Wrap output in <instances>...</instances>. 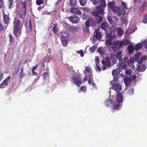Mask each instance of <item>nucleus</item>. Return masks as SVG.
Segmentation results:
<instances>
[{
	"instance_id": "4c0bfd02",
	"label": "nucleus",
	"mask_w": 147,
	"mask_h": 147,
	"mask_svg": "<svg viewBox=\"0 0 147 147\" xmlns=\"http://www.w3.org/2000/svg\"><path fill=\"white\" fill-rule=\"evenodd\" d=\"M146 5L147 4L146 2H144L140 8V10L142 11H143L146 8Z\"/></svg>"
},
{
	"instance_id": "9b49d317",
	"label": "nucleus",
	"mask_w": 147,
	"mask_h": 147,
	"mask_svg": "<svg viewBox=\"0 0 147 147\" xmlns=\"http://www.w3.org/2000/svg\"><path fill=\"white\" fill-rule=\"evenodd\" d=\"M75 84L78 86H79L82 83L80 76L79 75L76 76L74 78Z\"/></svg>"
},
{
	"instance_id": "aec40b11",
	"label": "nucleus",
	"mask_w": 147,
	"mask_h": 147,
	"mask_svg": "<svg viewBox=\"0 0 147 147\" xmlns=\"http://www.w3.org/2000/svg\"><path fill=\"white\" fill-rule=\"evenodd\" d=\"M104 6L101 5H98L96 7V9L99 13H102L104 11Z\"/></svg>"
},
{
	"instance_id": "bf43d9fd",
	"label": "nucleus",
	"mask_w": 147,
	"mask_h": 147,
	"mask_svg": "<svg viewBox=\"0 0 147 147\" xmlns=\"http://www.w3.org/2000/svg\"><path fill=\"white\" fill-rule=\"evenodd\" d=\"M86 87L84 86H82L80 89V90L82 92L84 91L85 93L86 92Z\"/></svg>"
},
{
	"instance_id": "393cba45",
	"label": "nucleus",
	"mask_w": 147,
	"mask_h": 147,
	"mask_svg": "<svg viewBox=\"0 0 147 147\" xmlns=\"http://www.w3.org/2000/svg\"><path fill=\"white\" fill-rule=\"evenodd\" d=\"M117 59L119 62L122 61V54L121 52L119 51L116 54Z\"/></svg>"
},
{
	"instance_id": "f704fd0d",
	"label": "nucleus",
	"mask_w": 147,
	"mask_h": 147,
	"mask_svg": "<svg viewBox=\"0 0 147 147\" xmlns=\"http://www.w3.org/2000/svg\"><path fill=\"white\" fill-rule=\"evenodd\" d=\"M121 5L124 8L126 9H128L129 7L127 5V4L124 1L121 2Z\"/></svg>"
},
{
	"instance_id": "13d9d810",
	"label": "nucleus",
	"mask_w": 147,
	"mask_h": 147,
	"mask_svg": "<svg viewBox=\"0 0 147 147\" xmlns=\"http://www.w3.org/2000/svg\"><path fill=\"white\" fill-rule=\"evenodd\" d=\"M131 72V70L128 69L125 71V73L127 75H130Z\"/></svg>"
},
{
	"instance_id": "a878e982",
	"label": "nucleus",
	"mask_w": 147,
	"mask_h": 147,
	"mask_svg": "<svg viewBox=\"0 0 147 147\" xmlns=\"http://www.w3.org/2000/svg\"><path fill=\"white\" fill-rule=\"evenodd\" d=\"M143 44L141 43H138L134 47L136 51H138L141 49L142 47Z\"/></svg>"
},
{
	"instance_id": "e433bc0d",
	"label": "nucleus",
	"mask_w": 147,
	"mask_h": 147,
	"mask_svg": "<svg viewBox=\"0 0 147 147\" xmlns=\"http://www.w3.org/2000/svg\"><path fill=\"white\" fill-rule=\"evenodd\" d=\"M119 8H120L117 6H114L111 9L114 13L115 14Z\"/></svg>"
},
{
	"instance_id": "c03bdc74",
	"label": "nucleus",
	"mask_w": 147,
	"mask_h": 147,
	"mask_svg": "<svg viewBox=\"0 0 147 147\" xmlns=\"http://www.w3.org/2000/svg\"><path fill=\"white\" fill-rule=\"evenodd\" d=\"M121 20L123 23L125 24V25H126L128 23V22L126 19L125 18L123 17L121 18Z\"/></svg>"
},
{
	"instance_id": "e2e57ef3",
	"label": "nucleus",
	"mask_w": 147,
	"mask_h": 147,
	"mask_svg": "<svg viewBox=\"0 0 147 147\" xmlns=\"http://www.w3.org/2000/svg\"><path fill=\"white\" fill-rule=\"evenodd\" d=\"M95 60L96 61V64H98V63L100 61V59H99V58L98 57H96V59H95Z\"/></svg>"
},
{
	"instance_id": "58836bf2",
	"label": "nucleus",
	"mask_w": 147,
	"mask_h": 147,
	"mask_svg": "<svg viewBox=\"0 0 147 147\" xmlns=\"http://www.w3.org/2000/svg\"><path fill=\"white\" fill-rule=\"evenodd\" d=\"M98 52L100 54H104L105 51L102 47H99L98 49Z\"/></svg>"
},
{
	"instance_id": "603ef678",
	"label": "nucleus",
	"mask_w": 147,
	"mask_h": 147,
	"mask_svg": "<svg viewBox=\"0 0 147 147\" xmlns=\"http://www.w3.org/2000/svg\"><path fill=\"white\" fill-rule=\"evenodd\" d=\"M95 68L96 71L97 72H99L101 71V69L100 67L97 64L96 65Z\"/></svg>"
},
{
	"instance_id": "6ab92c4d",
	"label": "nucleus",
	"mask_w": 147,
	"mask_h": 147,
	"mask_svg": "<svg viewBox=\"0 0 147 147\" xmlns=\"http://www.w3.org/2000/svg\"><path fill=\"white\" fill-rule=\"evenodd\" d=\"M146 66L144 65H139L137 68V70L138 71L141 72L144 71L146 68Z\"/></svg>"
},
{
	"instance_id": "bb28decb",
	"label": "nucleus",
	"mask_w": 147,
	"mask_h": 147,
	"mask_svg": "<svg viewBox=\"0 0 147 147\" xmlns=\"http://www.w3.org/2000/svg\"><path fill=\"white\" fill-rule=\"evenodd\" d=\"M107 19L111 24H112L113 26H115V22L110 16H107Z\"/></svg>"
},
{
	"instance_id": "20e7f679",
	"label": "nucleus",
	"mask_w": 147,
	"mask_h": 147,
	"mask_svg": "<svg viewBox=\"0 0 147 147\" xmlns=\"http://www.w3.org/2000/svg\"><path fill=\"white\" fill-rule=\"evenodd\" d=\"M116 102L115 103L116 106L118 105V109H119L120 105V103L123 101V96L121 94H119L116 96Z\"/></svg>"
},
{
	"instance_id": "f03ea898",
	"label": "nucleus",
	"mask_w": 147,
	"mask_h": 147,
	"mask_svg": "<svg viewBox=\"0 0 147 147\" xmlns=\"http://www.w3.org/2000/svg\"><path fill=\"white\" fill-rule=\"evenodd\" d=\"M115 96L114 95H113L112 96H109V97L107 98V100L105 102L106 106H108L110 105H112L113 106V109H118V105H117L116 106L115 103Z\"/></svg>"
},
{
	"instance_id": "c85d7f7f",
	"label": "nucleus",
	"mask_w": 147,
	"mask_h": 147,
	"mask_svg": "<svg viewBox=\"0 0 147 147\" xmlns=\"http://www.w3.org/2000/svg\"><path fill=\"white\" fill-rule=\"evenodd\" d=\"M119 73V69H115L112 72V74L113 76H117Z\"/></svg>"
},
{
	"instance_id": "c756f323",
	"label": "nucleus",
	"mask_w": 147,
	"mask_h": 147,
	"mask_svg": "<svg viewBox=\"0 0 147 147\" xmlns=\"http://www.w3.org/2000/svg\"><path fill=\"white\" fill-rule=\"evenodd\" d=\"M128 60V57H126L123 59H122V61L120 62L121 64H126L127 63Z\"/></svg>"
},
{
	"instance_id": "8fccbe9b",
	"label": "nucleus",
	"mask_w": 147,
	"mask_h": 147,
	"mask_svg": "<svg viewBox=\"0 0 147 147\" xmlns=\"http://www.w3.org/2000/svg\"><path fill=\"white\" fill-rule=\"evenodd\" d=\"M99 13L97 11V10L96 11H93L92 12L91 14L92 15L95 16L96 17L97 16H98V14Z\"/></svg>"
},
{
	"instance_id": "6e6d98bb",
	"label": "nucleus",
	"mask_w": 147,
	"mask_h": 147,
	"mask_svg": "<svg viewBox=\"0 0 147 147\" xmlns=\"http://www.w3.org/2000/svg\"><path fill=\"white\" fill-rule=\"evenodd\" d=\"M43 3V0H36V4L37 5H39L42 4Z\"/></svg>"
},
{
	"instance_id": "338daca9",
	"label": "nucleus",
	"mask_w": 147,
	"mask_h": 147,
	"mask_svg": "<svg viewBox=\"0 0 147 147\" xmlns=\"http://www.w3.org/2000/svg\"><path fill=\"white\" fill-rule=\"evenodd\" d=\"M32 74H33V76H37L38 74L37 73H36V72H35L34 70H32Z\"/></svg>"
},
{
	"instance_id": "4468645a",
	"label": "nucleus",
	"mask_w": 147,
	"mask_h": 147,
	"mask_svg": "<svg viewBox=\"0 0 147 147\" xmlns=\"http://www.w3.org/2000/svg\"><path fill=\"white\" fill-rule=\"evenodd\" d=\"M94 34H95L93 36V39L94 40L96 39H98V40H100L102 37V35L100 32H98V31H96Z\"/></svg>"
},
{
	"instance_id": "3c124183",
	"label": "nucleus",
	"mask_w": 147,
	"mask_h": 147,
	"mask_svg": "<svg viewBox=\"0 0 147 147\" xmlns=\"http://www.w3.org/2000/svg\"><path fill=\"white\" fill-rule=\"evenodd\" d=\"M90 1L94 5H97L99 2L98 1L96 0H90Z\"/></svg>"
},
{
	"instance_id": "864d4df0",
	"label": "nucleus",
	"mask_w": 147,
	"mask_h": 147,
	"mask_svg": "<svg viewBox=\"0 0 147 147\" xmlns=\"http://www.w3.org/2000/svg\"><path fill=\"white\" fill-rule=\"evenodd\" d=\"M52 30L54 33H56L57 31V25L54 24V27H53Z\"/></svg>"
},
{
	"instance_id": "09e8293b",
	"label": "nucleus",
	"mask_w": 147,
	"mask_h": 147,
	"mask_svg": "<svg viewBox=\"0 0 147 147\" xmlns=\"http://www.w3.org/2000/svg\"><path fill=\"white\" fill-rule=\"evenodd\" d=\"M25 75V73H23V68H22L21 69V73L20 76V79H22Z\"/></svg>"
},
{
	"instance_id": "7c9ffc66",
	"label": "nucleus",
	"mask_w": 147,
	"mask_h": 147,
	"mask_svg": "<svg viewBox=\"0 0 147 147\" xmlns=\"http://www.w3.org/2000/svg\"><path fill=\"white\" fill-rule=\"evenodd\" d=\"M95 18L97 23H100L102 21V18L99 15L95 17Z\"/></svg>"
},
{
	"instance_id": "2f4dec72",
	"label": "nucleus",
	"mask_w": 147,
	"mask_h": 147,
	"mask_svg": "<svg viewBox=\"0 0 147 147\" xmlns=\"http://www.w3.org/2000/svg\"><path fill=\"white\" fill-rule=\"evenodd\" d=\"M108 8L111 9L113 7L115 6L114 3L113 2H109L107 4Z\"/></svg>"
},
{
	"instance_id": "39448f33",
	"label": "nucleus",
	"mask_w": 147,
	"mask_h": 147,
	"mask_svg": "<svg viewBox=\"0 0 147 147\" xmlns=\"http://www.w3.org/2000/svg\"><path fill=\"white\" fill-rule=\"evenodd\" d=\"M102 63L103 64V66L101 67L102 68L105 70L107 68V66H109L111 64V62L110 59L109 57H107L106 58V61L102 60Z\"/></svg>"
},
{
	"instance_id": "412c9836",
	"label": "nucleus",
	"mask_w": 147,
	"mask_h": 147,
	"mask_svg": "<svg viewBox=\"0 0 147 147\" xmlns=\"http://www.w3.org/2000/svg\"><path fill=\"white\" fill-rule=\"evenodd\" d=\"M3 21L4 22L5 24H7L9 22V17L6 15L4 12L3 11Z\"/></svg>"
},
{
	"instance_id": "0e129e2a",
	"label": "nucleus",
	"mask_w": 147,
	"mask_h": 147,
	"mask_svg": "<svg viewBox=\"0 0 147 147\" xmlns=\"http://www.w3.org/2000/svg\"><path fill=\"white\" fill-rule=\"evenodd\" d=\"M117 77V76H113L114 79L113 80L114 81V82H116L117 81L118 79Z\"/></svg>"
},
{
	"instance_id": "f257e3e1",
	"label": "nucleus",
	"mask_w": 147,
	"mask_h": 147,
	"mask_svg": "<svg viewBox=\"0 0 147 147\" xmlns=\"http://www.w3.org/2000/svg\"><path fill=\"white\" fill-rule=\"evenodd\" d=\"M21 22L17 19L16 18L14 19V21L13 23L14 28L13 33L17 36V35L20 34V24Z\"/></svg>"
},
{
	"instance_id": "f8f14e48",
	"label": "nucleus",
	"mask_w": 147,
	"mask_h": 147,
	"mask_svg": "<svg viewBox=\"0 0 147 147\" xmlns=\"http://www.w3.org/2000/svg\"><path fill=\"white\" fill-rule=\"evenodd\" d=\"M69 20L72 22L74 23H78L79 20V18L75 15H72L69 18Z\"/></svg>"
},
{
	"instance_id": "79ce46f5",
	"label": "nucleus",
	"mask_w": 147,
	"mask_h": 147,
	"mask_svg": "<svg viewBox=\"0 0 147 147\" xmlns=\"http://www.w3.org/2000/svg\"><path fill=\"white\" fill-rule=\"evenodd\" d=\"M134 90L133 88H131L128 90L127 93L129 95H131L133 94L134 93Z\"/></svg>"
},
{
	"instance_id": "680f3d73",
	"label": "nucleus",
	"mask_w": 147,
	"mask_h": 147,
	"mask_svg": "<svg viewBox=\"0 0 147 147\" xmlns=\"http://www.w3.org/2000/svg\"><path fill=\"white\" fill-rule=\"evenodd\" d=\"M3 78V75L2 73H0V82Z\"/></svg>"
},
{
	"instance_id": "b1692460",
	"label": "nucleus",
	"mask_w": 147,
	"mask_h": 147,
	"mask_svg": "<svg viewBox=\"0 0 147 147\" xmlns=\"http://www.w3.org/2000/svg\"><path fill=\"white\" fill-rule=\"evenodd\" d=\"M26 10H25L24 11H21L17 14L18 16L20 18H22L23 16H25L26 13Z\"/></svg>"
},
{
	"instance_id": "ea45409f",
	"label": "nucleus",
	"mask_w": 147,
	"mask_h": 147,
	"mask_svg": "<svg viewBox=\"0 0 147 147\" xmlns=\"http://www.w3.org/2000/svg\"><path fill=\"white\" fill-rule=\"evenodd\" d=\"M43 77L45 80L47 79L49 77V72L47 71L46 72H44V74L42 75Z\"/></svg>"
},
{
	"instance_id": "c9c22d12",
	"label": "nucleus",
	"mask_w": 147,
	"mask_h": 147,
	"mask_svg": "<svg viewBox=\"0 0 147 147\" xmlns=\"http://www.w3.org/2000/svg\"><path fill=\"white\" fill-rule=\"evenodd\" d=\"M117 31L119 34L120 35H123L124 33L123 31L122 28L120 27L117 28Z\"/></svg>"
},
{
	"instance_id": "1a4fd4ad",
	"label": "nucleus",
	"mask_w": 147,
	"mask_h": 147,
	"mask_svg": "<svg viewBox=\"0 0 147 147\" xmlns=\"http://www.w3.org/2000/svg\"><path fill=\"white\" fill-rule=\"evenodd\" d=\"M10 79V76L7 77L0 84V88H3L6 87L8 85L9 80Z\"/></svg>"
},
{
	"instance_id": "0eeeda50",
	"label": "nucleus",
	"mask_w": 147,
	"mask_h": 147,
	"mask_svg": "<svg viewBox=\"0 0 147 147\" xmlns=\"http://www.w3.org/2000/svg\"><path fill=\"white\" fill-rule=\"evenodd\" d=\"M85 24L88 27L93 26H95V22L93 18H89L86 22Z\"/></svg>"
},
{
	"instance_id": "2eb2a0df",
	"label": "nucleus",
	"mask_w": 147,
	"mask_h": 147,
	"mask_svg": "<svg viewBox=\"0 0 147 147\" xmlns=\"http://www.w3.org/2000/svg\"><path fill=\"white\" fill-rule=\"evenodd\" d=\"M90 77L88 78V82L90 86H92V89H96V85H95V83L93 80V77L91 76V74L90 75Z\"/></svg>"
},
{
	"instance_id": "052dcab7",
	"label": "nucleus",
	"mask_w": 147,
	"mask_h": 147,
	"mask_svg": "<svg viewBox=\"0 0 147 147\" xmlns=\"http://www.w3.org/2000/svg\"><path fill=\"white\" fill-rule=\"evenodd\" d=\"M141 42H143V43L145 45V47L147 48V40H145L143 41H142Z\"/></svg>"
},
{
	"instance_id": "473e14b6",
	"label": "nucleus",
	"mask_w": 147,
	"mask_h": 147,
	"mask_svg": "<svg viewBox=\"0 0 147 147\" xmlns=\"http://www.w3.org/2000/svg\"><path fill=\"white\" fill-rule=\"evenodd\" d=\"M70 5L72 6H75L77 5V1L76 0H69Z\"/></svg>"
},
{
	"instance_id": "49530a36",
	"label": "nucleus",
	"mask_w": 147,
	"mask_h": 147,
	"mask_svg": "<svg viewBox=\"0 0 147 147\" xmlns=\"http://www.w3.org/2000/svg\"><path fill=\"white\" fill-rule=\"evenodd\" d=\"M106 36L107 37H109V40H106V44H108V45H111V40L110 39V34H109V36H107L106 35Z\"/></svg>"
},
{
	"instance_id": "ddd939ff",
	"label": "nucleus",
	"mask_w": 147,
	"mask_h": 147,
	"mask_svg": "<svg viewBox=\"0 0 147 147\" xmlns=\"http://www.w3.org/2000/svg\"><path fill=\"white\" fill-rule=\"evenodd\" d=\"M137 78L136 76L135 75H133L130 76V80L128 81L127 80H124V82L126 86H128L129 85V84L131 83V81H135Z\"/></svg>"
},
{
	"instance_id": "a18cd8bd",
	"label": "nucleus",
	"mask_w": 147,
	"mask_h": 147,
	"mask_svg": "<svg viewBox=\"0 0 147 147\" xmlns=\"http://www.w3.org/2000/svg\"><path fill=\"white\" fill-rule=\"evenodd\" d=\"M79 1L81 5L82 6H84L87 3L86 0H80Z\"/></svg>"
},
{
	"instance_id": "69168bd1",
	"label": "nucleus",
	"mask_w": 147,
	"mask_h": 147,
	"mask_svg": "<svg viewBox=\"0 0 147 147\" xmlns=\"http://www.w3.org/2000/svg\"><path fill=\"white\" fill-rule=\"evenodd\" d=\"M9 36L10 41L11 42L13 40V38L11 34Z\"/></svg>"
},
{
	"instance_id": "4d7b16f0",
	"label": "nucleus",
	"mask_w": 147,
	"mask_h": 147,
	"mask_svg": "<svg viewBox=\"0 0 147 147\" xmlns=\"http://www.w3.org/2000/svg\"><path fill=\"white\" fill-rule=\"evenodd\" d=\"M147 21V15L142 20V22L144 23H146Z\"/></svg>"
},
{
	"instance_id": "37998d69",
	"label": "nucleus",
	"mask_w": 147,
	"mask_h": 147,
	"mask_svg": "<svg viewBox=\"0 0 147 147\" xmlns=\"http://www.w3.org/2000/svg\"><path fill=\"white\" fill-rule=\"evenodd\" d=\"M100 2V5L102 6L105 7L106 6V2L105 0H99Z\"/></svg>"
},
{
	"instance_id": "dca6fc26",
	"label": "nucleus",
	"mask_w": 147,
	"mask_h": 147,
	"mask_svg": "<svg viewBox=\"0 0 147 147\" xmlns=\"http://www.w3.org/2000/svg\"><path fill=\"white\" fill-rule=\"evenodd\" d=\"M126 11V10L124 9L120 8L115 14L119 16H120L121 15L124 16L125 14Z\"/></svg>"
},
{
	"instance_id": "7ed1b4c3",
	"label": "nucleus",
	"mask_w": 147,
	"mask_h": 147,
	"mask_svg": "<svg viewBox=\"0 0 147 147\" xmlns=\"http://www.w3.org/2000/svg\"><path fill=\"white\" fill-rule=\"evenodd\" d=\"M130 41L129 40H125L123 41L117 40L113 42V44L116 45H119V46H122L123 45H126L130 43Z\"/></svg>"
},
{
	"instance_id": "a19ab883",
	"label": "nucleus",
	"mask_w": 147,
	"mask_h": 147,
	"mask_svg": "<svg viewBox=\"0 0 147 147\" xmlns=\"http://www.w3.org/2000/svg\"><path fill=\"white\" fill-rule=\"evenodd\" d=\"M96 49L95 46H93L92 47L90 48L89 51L91 53H94Z\"/></svg>"
},
{
	"instance_id": "cd10ccee",
	"label": "nucleus",
	"mask_w": 147,
	"mask_h": 147,
	"mask_svg": "<svg viewBox=\"0 0 147 147\" xmlns=\"http://www.w3.org/2000/svg\"><path fill=\"white\" fill-rule=\"evenodd\" d=\"M114 45V46H112L111 47V49L113 50V51L114 52H116L117 50H119V47L121 46H119V45Z\"/></svg>"
},
{
	"instance_id": "5701e85b",
	"label": "nucleus",
	"mask_w": 147,
	"mask_h": 147,
	"mask_svg": "<svg viewBox=\"0 0 147 147\" xmlns=\"http://www.w3.org/2000/svg\"><path fill=\"white\" fill-rule=\"evenodd\" d=\"M134 47L131 45H129L128 47V50L129 54H131L134 51Z\"/></svg>"
},
{
	"instance_id": "6e6552de",
	"label": "nucleus",
	"mask_w": 147,
	"mask_h": 147,
	"mask_svg": "<svg viewBox=\"0 0 147 147\" xmlns=\"http://www.w3.org/2000/svg\"><path fill=\"white\" fill-rule=\"evenodd\" d=\"M111 88L117 93L119 92L122 88L121 86L118 84H113Z\"/></svg>"
},
{
	"instance_id": "a211bd4d",
	"label": "nucleus",
	"mask_w": 147,
	"mask_h": 147,
	"mask_svg": "<svg viewBox=\"0 0 147 147\" xmlns=\"http://www.w3.org/2000/svg\"><path fill=\"white\" fill-rule=\"evenodd\" d=\"M61 39L63 46L64 47L66 46L67 43V38L64 36H62L61 38Z\"/></svg>"
},
{
	"instance_id": "de8ad7c7",
	"label": "nucleus",
	"mask_w": 147,
	"mask_h": 147,
	"mask_svg": "<svg viewBox=\"0 0 147 147\" xmlns=\"http://www.w3.org/2000/svg\"><path fill=\"white\" fill-rule=\"evenodd\" d=\"M141 54L140 53H138L135 54V59L136 61L140 56Z\"/></svg>"
},
{
	"instance_id": "4be33fe9",
	"label": "nucleus",
	"mask_w": 147,
	"mask_h": 147,
	"mask_svg": "<svg viewBox=\"0 0 147 147\" xmlns=\"http://www.w3.org/2000/svg\"><path fill=\"white\" fill-rule=\"evenodd\" d=\"M111 59L112 60V62L115 63L117 60L116 56L114 53H111L110 55Z\"/></svg>"
},
{
	"instance_id": "9d476101",
	"label": "nucleus",
	"mask_w": 147,
	"mask_h": 147,
	"mask_svg": "<svg viewBox=\"0 0 147 147\" xmlns=\"http://www.w3.org/2000/svg\"><path fill=\"white\" fill-rule=\"evenodd\" d=\"M70 11L73 13L80 15L82 14V12L78 8L76 7H71L70 9Z\"/></svg>"
},
{
	"instance_id": "5fc2aeb1",
	"label": "nucleus",
	"mask_w": 147,
	"mask_h": 147,
	"mask_svg": "<svg viewBox=\"0 0 147 147\" xmlns=\"http://www.w3.org/2000/svg\"><path fill=\"white\" fill-rule=\"evenodd\" d=\"M76 52L77 53L80 54L81 57H83L84 56V53L82 50H80L79 51H76Z\"/></svg>"
},
{
	"instance_id": "72a5a7b5",
	"label": "nucleus",
	"mask_w": 147,
	"mask_h": 147,
	"mask_svg": "<svg viewBox=\"0 0 147 147\" xmlns=\"http://www.w3.org/2000/svg\"><path fill=\"white\" fill-rule=\"evenodd\" d=\"M134 58L133 57H131L130 58L129 60H128V61L127 63L128 65H130L134 62Z\"/></svg>"
},
{
	"instance_id": "f3484780",
	"label": "nucleus",
	"mask_w": 147,
	"mask_h": 147,
	"mask_svg": "<svg viewBox=\"0 0 147 147\" xmlns=\"http://www.w3.org/2000/svg\"><path fill=\"white\" fill-rule=\"evenodd\" d=\"M86 72L89 73L88 75V78L90 77V74H91V76H92V71L91 69V68L90 67H88V66H86V67L85 70L84 71V72L85 75H86Z\"/></svg>"
},
{
	"instance_id": "423d86ee",
	"label": "nucleus",
	"mask_w": 147,
	"mask_h": 147,
	"mask_svg": "<svg viewBox=\"0 0 147 147\" xmlns=\"http://www.w3.org/2000/svg\"><path fill=\"white\" fill-rule=\"evenodd\" d=\"M109 25L108 23L106 22H103V23H102L100 26V28L103 30H104L105 31L106 34L107 36H109V33H108L107 31L108 32V30H107V29L108 28Z\"/></svg>"
},
{
	"instance_id": "774afa93",
	"label": "nucleus",
	"mask_w": 147,
	"mask_h": 147,
	"mask_svg": "<svg viewBox=\"0 0 147 147\" xmlns=\"http://www.w3.org/2000/svg\"><path fill=\"white\" fill-rule=\"evenodd\" d=\"M143 61V60L141 58L138 61V64L139 65L141 63L142 61Z\"/></svg>"
}]
</instances>
